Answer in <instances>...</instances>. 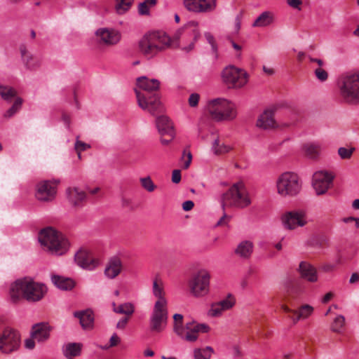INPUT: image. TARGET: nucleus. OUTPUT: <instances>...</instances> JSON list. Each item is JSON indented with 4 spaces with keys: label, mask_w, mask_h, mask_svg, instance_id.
Masks as SVG:
<instances>
[{
    "label": "nucleus",
    "mask_w": 359,
    "mask_h": 359,
    "mask_svg": "<svg viewBox=\"0 0 359 359\" xmlns=\"http://www.w3.org/2000/svg\"><path fill=\"white\" fill-rule=\"evenodd\" d=\"M34 339H27L25 341V346L29 348V349H32L34 346H35V343H34Z\"/></svg>",
    "instance_id": "obj_64"
},
{
    "label": "nucleus",
    "mask_w": 359,
    "mask_h": 359,
    "mask_svg": "<svg viewBox=\"0 0 359 359\" xmlns=\"http://www.w3.org/2000/svg\"><path fill=\"white\" fill-rule=\"evenodd\" d=\"M184 29H179L174 34L172 39H171V47H179L178 40L180 39Z\"/></svg>",
    "instance_id": "obj_50"
},
{
    "label": "nucleus",
    "mask_w": 359,
    "mask_h": 359,
    "mask_svg": "<svg viewBox=\"0 0 359 359\" xmlns=\"http://www.w3.org/2000/svg\"><path fill=\"white\" fill-rule=\"evenodd\" d=\"M217 0H184V6L190 12L201 13L213 11Z\"/></svg>",
    "instance_id": "obj_14"
},
{
    "label": "nucleus",
    "mask_w": 359,
    "mask_h": 359,
    "mask_svg": "<svg viewBox=\"0 0 359 359\" xmlns=\"http://www.w3.org/2000/svg\"><path fill=\"white\" fill-rule=\"evenodd\" d=\"M183 323L174 324V331L180 337L184 339Z\"/></svg>",
    "instance_id": "obj_53"
},
{
    "label": "nucleus",
    "mask_w": 359,
    "mask_h": 359,
    "mask_svg": "<svg viewBox=\"0 0 359 359\" xmlns=\"http://www.w3.org/2000/svg\"><path fill=\"white\" fill-rule=\"evenodd\" d=\"M175 324H179L183 323V316L182 314L175 313L173 316Z\"/></svg>",
    "instance_id": "obj_63"
},
{
    "label": "nucleus",
    "mask_w": 359,
    "mask_h": 359,
    "mask_svg": "<svg viewBox=\"0 0 359 359\" xmlns=\"http://www.w3.org/2000/svg\"><path fill=\"white\" fill-rule=\"evenodd\" d=\"M168 312L167 304L156 302L150 317V329L153 332H161L167 324Z\"/></svg>",
    "instance_id": "obj_10"
},
{
    "label": "nucleus",
    "mask_w": 359,
    "mask_h": 359,
    "mask_svg": "<svg viewBox=\"0 0 359 359\" xmlns=\"http://www.w3.org/2000/svg\"><path fill=\"white\" fill-rule=\"evenodd\" d=\"M20 51L27 68L33 69L39 65L38 62H36L35 64L32 62V60H33L32 55H27V48L25 44H22L20 46Z\"/></svg>",
    "instance_id": "obj_36"
},
{
    "label": "nucleus",
    "mask_w": 359,
    "mask_h": 359,
    "mask_svg": "<svg viewBox=\"0 0 359 359\" xmlns=\"http://www.w3.org/2000/svg\"><path fill=\"white\" fill-rule=\"evenodd\" d=\"M120 342V338L118 337L116 334H114L109 340V346L113 347L116 346Z\"/></svg>",
    "instance_id": "obj_58"
},
{
    "label": "nucleus",
    "mask_w": 359,
    "mask_h": 359,
    "mask_svg": "<svg viewBox=\"0 0 359 359\" xmlns=\"http://www.w3.org/2000/svg\"><path fill=\"white\" fill-rule=\"evenodd\" d=\"M274 20L273 14L270 11H264L255 20L253 27H266L271 25Z\"/></svg>",
    "instance_id": "obj_32"
},
{
    "label": "nucleus",
    "mask_w": 359,
    "mask_h": 359,
    "mask_svg": "<svg viewBox=\"0 0 359 359\" xmlns=\"http://www.w3.org/2000/svg\"><path fill=\"white\" fill-rule=\"evenodd\" d=\"M116 8L118 13H124L128 11L130 7L132 2L130 0H116Z\"/></svg>",
    "instance_id": "obj_44"
},
{
    "label": "nucleus",
    "mask_w": 359,
    "mask_h": 359,
    "mask_svg": "<svg viewBox=\"0 0 359 359\" xmlns=\"http://www.w3.org/2000/svg\"><path fill=\"white\" fill-rule=\"evenodd\" d=\"M185 328L187 332L184 335V339L190 342L197 340L199 332L207 333L210 331V327L207 324L196 323L195 321L186 323Z\"/></svg>",
    "instance_id": "obj_18"
},
{
    "label": "nucleus",
    "mask_w": 359,
    "mask_h": 359,
    "mask_svg": "<svg viewBox=\"0 0 359 359\" xmlns=\"http://www.w3.org/2000/svg\"><path fill=\"white\" fill-rule=\"evenodd\" d=\"M141 184H142V187L144 189H146L147 191H148L149 192L153 191L156 188V186L154 184V182L151 180L150 177L142 178Z\"/></svg>",
    "instance_id": "obj_46"
},
{
    "label": "nucleus",
    "mask_w": 359,
    "mask_h": 359,
    "mask_svg": "<svg viewBox=\"0 0 359 359\" xmlns=\"http://www.w3.org/2000/svg\"><path fill=\"white\" fill-rule=\"evenodd\" d=\"M158 48L156 45L154 44L147 34L144 35L138 43L140 53L147 58H151L157 55L158 53Z\"/></svg>",
    "instance_id": "obj_23"
},
{
    "label": "nucleus",
    "mask_w": 359,
    "mask_h": 359,
    "mask_svg": "<svg viewBox=\"0 0 359 359\" xmlns=\"http://www.w3.org/2000/svg\"><path fill=\"white\" fill-rule=\"evenodd\" d=\"M302 292V287L300 283L294 280H289L285 286L284 300L290 305L294 306Z\"/></svg>",
    "instance_id": "obj_17"
},
{
    "label": "nucleus",
    "mask_w": 359,
    "mask_h": 359,
    "mask_svg": "<svg viewBox=\"0 0 359 359\" xmlns=\"http://www.w3.org/2000/svg\"><path fill=\"white\" fill-rule=\"evenodd\" d=\"M156 125L161 135V143L163 145H168L175 136L172 123L168 116L162 115L156 118Z\"/></svg>",
    "instance_id": "obj_12"
},
{
    "label": "nucleus",
    "mask_w": 359,
    "mask_h": 359,
    "mask_svg": "<svg viewBox=\"0 0 359 359\" xmlns=\"http://www.w3.org/2000/svg\"><path fill=\"white\" fill-rule=\"evenodd\" d=\"M340 92L346 102L351 103L359 102V74L345 76L340 88Z\"/></svg>",
    "instance_id": "obj_9"
},
{
    "label": "nucleus",
    "mask_w": 359,
    "mask_h": 359,
    "mask_svg": "<svg viewBox=\"0 0 359 359\" xmlns=\"http://www.w3.org/2000/svg\"><path fill=\"white\" fill-rule=\"evenodd\" d=\"M74 148H75L76 151L77 152V154H80V153H81V151H83L90 148V146L77 139L75 142Z\"/></svg>",
    "instance_id": "obj_49"
},
{
    "label": "nucleus",
    "mask_w": 359,
    "mask_h": 359,
    "mask_svg": "<svg viewBox=\"0 0 359 359\" xmlns=\"http://www.w3.org/2000/svg\"><path fill=\"white\" fill-rule=\"evenodd\" d=\"M95 34L100 39V43L107 46L116 44L121 39V34L118 31L109 29L107 28L98 29Z\"/></svg>",
    "instance_id": "obj_19"
},
{
    "label": "nucleus",
    "mask_w": 359,
    "mask_h": 359,
    "mask_svg": "<svg viewBox=\"0 0 359 359\" xmlns=\"http://www.w3.org/2000/svg\"><path fill=\"white\" fill-rule=\"evenodd\" d=\"M213 349L210 346L205 348H196L194 351V359H210Z\"/></svg>",
    "instance_id": "obj_38"
},
{
    "label": "nucleus",
    "mask_w": 359,
    "mask_h": 359,
    "mask_svg": "<svg viewBox=\"0 0 359 359\" xmlns=\"http://www.w3.org/2000/svg\"><path fill=\"white\" fill-rule=\"evenodd\" d=\"M67 194L69 202L75 207L81 205L86 197L84 191L76 187L67 189Z\"/></svg>",
    "instance_id": "obj_30"
},
{
    "label": "nucleus",
    "mask_w": 359,
    "mask_h": 359,
    "mask_svg": "<svg viewBox=\"0 0 359 359\" xmlns=\"http://www.w3.org/2000/svg\"><path fill=\"white\" fill-rule=\"evenodd\" d=\"M276 187L278 194L282 196H295L302 189V182L294 172H285L278 177Z\"/></svg>",
    "instance_id": "obj_6"
},
{
    "label": "nucleus",
    "mask_w": 359,
    "mask_h": 359,
    "mask_svg": "<svg viewBox=\"0 0 359 359\" xmlns=\"http://www.w3.org/2000/svg\"><path fill=\"white\" fill-rule=\"evenodd\" d=\"M191 35L193 36V41L189 45L188 47H184L183 49L189 52L194 47V43L197 41L198 38L200 36L199 32L197 30H193Z\"/></svg>",
    "instance_id": "obj_52"
},
{
    "label": "nucleus",
    "mask_w": 359,
    "mask_h": 359,
    "mask_svg": "<svg viewBox=\"0 0 359 359\" xmlns=\"http://www.w3.org/2000/svg\"><path fill=\"white\" fill-rule=\"evenodd\" d=\"M113 311L116 313L124 314L130 316L134 313L135 307L133 304L127 302L120 304L117 308H114Z\"/></svg>",
    "instance_id": "obj_37"
},
{
    "label": "nucleus",
    "mask_w": 359,
    "mask_h": 359,
    "mask_svg": "<svg viewBox=\"0 0 359 359\" xmlns=\"http://www.w3.org/2000/svg\"><path fill=\"white\" fill-rule=\"evenodd\" d=\"M334 176L331 173L320 170L313 175L312 185L317 195H322L327 192L332 184Z\"/></svg>",
    "instance_id": "obj_13"
},
{
    "label": "nucleus",
    "mask_w": 359,
    "mask_h": 359,
    "mask_svg": "<svg viewBox=\"0 0 359 359\" xmlns=\"http://www.w3.org/2000/svg\"><path fill=\"white\" fill-rule=\"evenodd\" d=\"M187 160L184 161V165H183V168L184 169H187L189 167L191 162L192 155L190 151H189L187 153Z\"/></svg>",
    "instance_id": "obj_61"
},
{
    "label": "nucleus",
    "mask_w": 359,
    "mask_h": 359,
    "mask_svg": "<svg viewBox=\"0 0 359 359\" xmlns=\"http://www.w3.org/2000/svg\"><path fill=\"white\" fill-rule=\"evenodd\" d=\"M200 99V95L198 93H192L189 97V104L191 107H195L198 105Z\"/></svg>",
    "instance_id": "obj_51"
},
{
    "label": "nucleus",
    "mask_w": 359,
    "mask_h": 359,
    "mask_svg": "<svg viewBox=\"0 0 359 359\" xmlns=\"http://www.w3.org/2000/svg\"><path fill=\"white\" fill-rule=\"evenodd\" d=\"M153 294L158 298L156 302H163L164 301L165 304H167V300L165 298V292L163 283L161 280L155 279L153 282Z\"/></svg>",
    "instance_id": "obj_33"
},
{
    "label": "nucleus",
    "mask_w": 359,
    "mask_h": 359,
    "mask_svg": "<svg viewBox=\"0 0 359 359\" xmlns=\"http://www.w3.org/2000/svg\"><path fill=\"white\" fill-rule=\"evenodd\" d=\"M234 304V299L232 297L231 294H229L226 298L218 302L213 303L211 305V308L209 311V315L212 317L219 316L224 311L232 308Z\"/></svg>",
    "instance_id": "obj_22"
},
{
    "label": "nucleus",
    "mask_w": 359,
    "mask_h": 359,
    "mask_svg": "<svg viewBox=\"0 0 359 359\" xmlns=\"http://www.w3.org/2000/svg\"><path fill=\"white\" fill-rule=\"evenodd\" d=\"M74 316L79 319L81 327L84 329H91L93 327L94 316L91 310L75 311Z\"/></svg>",
    "instance_id": "obj_26"
},
{
    "label": "nucleus",
    "mask_w": 359,
    "mask_h": 359,
    "mask_svg": "<svg viewBox=\"0 0 359 359\" xmlns=\"http://www.w3.org/2000/svg\"><path fill=\"white\" fill-rule=\"evenodd\" d=\"M51 280L53 283L57 288L62 290H71L76 285V283L73 279L58 275L52 276Z\"/></svg>",
    "instance_id": "obj_29"
},
{
    "label": "nucleus",
    "mask_w": 359,
    "mask_h": 359,
    "mask_svg": "<svg viewBox=\"0 0 359 359\" xmlns=\"http://www.w3.org/2000/svg\"><path fill=\"white\" fill-rule=\"evenodd\" d=\"M210 274L206 269H201L193 275L189 282L191 294L195 297H203L210 292Z\"/></svg>",
    "instance_id": "obj_7"
},
{
    "label": "nucleus",
    "mask_w": 359,
    "mask_h": 359,
    "mask_svg": "<svg viewBox=\"0 0 359 359\" xmlns=\"http://www.w3.org/2000/svg\"><path fill=\"white\" fill-rule=\"evenodd\" d=\"M208 109L211 118L217 121H231L237 115L235 104L223 98L211 100L208 103Z\"/></svg>",
    "instance_id": "obj_5"
},
{
    "label": "nucleus",
    "mask_w": 359,
    "mask_h": 359,
    "mask_svg": "<svg viewBox=\"0 0 359 359\" xmlns=\"http://www.w3.org/2000/svg\"><path fill=\"white\" fill-rule=\"evenodd\" d=\"M76 264L83 269H93L96 266L97 262L91 255L86 250H79L74 257Z\"/></svg>",
    "instance_id": "obj_25"
},
{
    "label": "nucleus",
    "mask_w": 359,
    "mask_h": 359,
    "mask_svg": "<svg viewBox=\"0 0 359 359\" xmlns=\"http://www.w3.org/2000/svg\"><path fill=\"white\" fill-rule=\"evenodd\" d=\"M138 11L141 15H149V9L147 2H142L139 4Z\"/></svg>",
    "instance_id": "obj_54"
},
{
    "label": "nucleus",
    "mask_w": 359,
    "mask_h": 359,
    "mask_svg": "<svg viewBox=\"0 0 359 359\" xmlns=\"http://www.w3.org/2000/svg\"><path fill=\"white\" fill-rule=\"evenodd\" d=\"M286 1L290 7L299 11L301 10L300 6L302 4V0H286Z\"/></svg>",
    "instance_id": "obj_56"
},
{
    "label": "nucleus",
    "mask_w": 359,
    "mask_h": 359,
    "mask_svg": "<svg viewBox=\"0 0 359 359\" xmlns=\"http://www.w3.org/2000/svg\"><path fill=\"white\" fill-rule=\"evenodd\" d=\"M314 74L316 78L320 81H325L328 78V73L321 67H318L314 70Z\"/></svg>",
    "instance_id": "obj_48"
},
{
    "label": "nucleus",
    "mask_w": 359,
    "mask_h": 359,
    "mask_svg": "<svg viewBox=\"0 0 359 359\" xmlns=\"http://www.w3.org/2000/svg\"><path fill=\"white\" fill-rule=\"evenodd\" d=\"M128 322V318L126 317L120 320L116 324V328L118 329H123L126 326Z\"/></svg>",
    "instance_id": "obj_60"
},
{
    "label": "nucleus",
    "mask_w": 359,
    "mask_h": 359,
    "mask_svg": "<svg viewBox=\"0 0 359 359\" xmlns=\"http://www.w3.org/2000/svg\"><path fill=\"white\" fill-rule=\"evenodd\" d=\"M46 292L47 287L44 284L36 283L27 277L17 280L10 288L11 299L14 303L21 298L29 302H39Z\"/></svg>",
    "instance_id": "obj_2"
},
{
    "label": "nucleus",
    "mask_w": 359,
    "mask_h": 359,
    "mask_svg": "<svg viewBox=\"0 0 359 359\" xmlns=\"http://www.w3.org/2000/svg\"><path fill=\"white\" fill-rule=\"evenodd\" d=\"M231 149L232 148L230 146L226 145L224 143L221 144L218 138L215 140L212 143V151L216 155H221L228 153Z\"/></svg>",
    "instance_id": "obj_35"
},
{
    "label": "nucleus",
    "mask_w": 359,
    "mask_h": 359,
    "mask_svg": "<svg viewBox=\"0 0 359 359\" xmlns=\"http://www.w3.org/2000/svg\"><path fill=\"white\" fill-rule=\"evenodd\" d=\"M205 37L211 46L214 60H217L218 57V47L214 36L210 32H206L205 33Z\"/></svg>",
    "instance_id": "obj_41"
},
{
    "label": "nucleus",
    "mask_w": 359,
    "mask_h": 359,
    "mask_svg": "<svg viewBox=\"0 0 359 359\" xmlns=\"http://www.w3.org/2000/svg\"><path fill=\"white\" fill-rule=\"evenodd\" d=\"M257 126L263 129H270L276 127V121L272 110L264 111L259 117Z\"/></svg>",
    "instance_id": "obj_28"
},
{
    "label": "nucleus",
    "mask_w": 359,
    "mask_h": 359,
    "mask_svg": "<svg viewBox=\"0 0 359 359\" xmlns=\"http://www.w3.org/2000/svg\"><path fill=\"white\" fill-rule=\"evenodd\" d=\"M16 95V91L14 88L0 85V95L4 100H11Z\"/></svg>",
    "instance_id": "obj_39"
},
{
    "label": "nucleus",
    "mask_w": 359,
    "mask_h": 359,
    "mask_svg": "<svg viewBox=\"0 0 359 359\" xmlns=\"http://www.w3.org/2000/svg\"><path fill=\"white\" fill-rule=\"evenodd\" d=\"M282 221L284 226L288 229H294L297 226H303L306 224L303 211L289 212L283 217Z\"/></svg>",
    "instance_id": "obj_16"
},
{
    "label": "nucleus",
    "mask_w": 359,
    "mask_h": 359,
    "mask_svg": "<svg viewBox=\"0 0 359 359\" xmlns=\"http://www.w3.org/2000/svg\"><path fill=\"white\" fill-rule=\"evenodd\" d=\"M22 104V100L20 97H18L13 103V106L6 111L4 116L6 118H10L13 116L21 108Z\"/></svg>",
    "instance_id": "obj_43"
},
{
    "label": "nucleus",
    "mask_w": 359,
    "mask_h": 359,
    "mask_svg": "<svg viewBox=\"0 0 359 359\" xmlns=\"http://www.w3.org/2000/svg\"><path fill=\"white\" fill-rule=\"evenodd\" d=\"M82 344L80 343H69L63 348L65 357H76L81 353Z\"/></svg>",
    "instance_id": "obj_34"
},
{
    "label": "nucleus",
    "mask_w": 359,
    "mask_h": 359,
    "mask_svg": "<svg viewBox=\"0 0 359 359\" xmlns=\"http://www.w3.org/2000/svg\"><path fill=\"white\" fill-rule=\"evenodd\" d=\"M231 217L227 215L226 213H224L222 217L218 220L217 224H215L216 226H225L228 224L229 221L230 220Z\"/></svg>",
    "instance_id": "obj_55"
},
{
    "label": "nucleus",
    "mask_w": 359,
    "mask_h": 359,
    "mask_svg": "<svg viewBox=\"0 0 359 359\" xmlns=\"http://www.w3.org/2000/svg\"><path fill=\"white\" fill-rule=\"evenodd\" d=\"M122 268L121 259L117 256H114L109 259L104 269V274L110 279L115 278L121 273Z\"/></svg>",
    "instance_id": "obj_24"
},
{
    "label": "nucleus",
    "mask_w": 359,
    "mask_h": 359,
    "mask_svg": "<svg viewBox=\"0 0 359 359\" xmlns=\"http://www.w3.org/2000/svg\"><path fill=\"white\" fill-rule=\"evenodd\" d=\"M345 323V318L343 316L339 315L337 316L331 325L332 331L334 332H341Z\"/></svg>",
    "instance_id": "obj_42"
},
{
    "label": "nucleus",
    "mask_w": 359,
    "mask_h": 359,
    "mask_svg": "<svg viewBox=\"0 0 359 359\" xmlns=\"http://www.w3.org/2000/svg\"><path fill=\"white\" fill-rule=\"evenodd\" d=\"M313 311V308L311 306L304 304L299 308L298 313L302 317V319H306L312 314Z\"/></svg>",
    "instance_id": "obj_45"
},
{
    "label": "nucleus",
    "mask_w": 359,
    "mask_h": 359,
    "mask_svg": "<svg viewBox=\"0 0 359 359\" xmlns=\"http://www.w3.org/2000/svg\"><path fill=\"white\" fill-rule=\"evenodd\" d=\"M57 184L55 182L45 180L36 185V197L41 201H50L56 194Z\"/></svg>",
    "instance_id": "obj_15"
},
{
    "label": "nucleus",
    "mask_w": 359,
    "mask_h": 359,
    "mask_svg": "<svg viewBox=\"0 0 359 359\" xmlns=\"http://www.w3.org/2000/svg\"><path fill=\"white\" fill-rule=\"evenodd\" d=\"M304 148L306 154L311 158H316L318 155L319 151L320 150V146L315 144H306L304 145Z\"/></svg>",
    "instance_id": "obj_40"
},
{
    "label": "nucleus",
    "mask_w": 359,
    "mask_h": 359,
    "mask_svg": "<svg viewBox=\"0 0 359 359\" xmlns=\"http://www.w3.org/2000/svg\"><path fill=\"white\" fill-rule=\"evenodd\" d=\"M39 241L50 253L55 255H64L69 247V241L65 236L52 227L41 229Z\"/></svg>",
    "instance_id": "obj_3"
},
{
    "label": "nucleus",
    "mask_w": 359,
    "mask_h": 359,
    "mask_svg": "<svg viewBox=\"0 0 359 359\" xmlns=\"http://www.w3.org/2000/svg\"><path fill=\"white\" fill-rule=\"evenodd\" d=\"M181 180V172L180 170H174L172 173V182L177 184Z\"/></svg>",
    "instance_id": "obj_57"
},
{
    "label": "nucleus",
    "mask_w": 359,
    "mask_h": 359,
    "mask_svg": "<svg viewBox=\"0 0 359 359\" xmlns=\"http://www.w3.org/2000/svg\"><path fill=\"white\" fill-rule=\"evenodd\" d=\"M147 34L154 44L158 47V53L171 47V39L165 32L162 31H155L149 32Z\"/></svg>",
    "instance_id": "obj_21"
},
{
    "label": "nucleus",
    "mask_w": 359,
    "mask_h": 359,
    "mask_svg": "<svg viewBox=\"0 0 359 359\" xmlns=\"http://www.w3.org/2000/svg\"><path fill=\"white\" fill-rule=\"evenodd\" d=\"M51 330L52 327L46 322L36 323L32 325L31 336L39 342H43L49 339Z\"/></svg>",
    "instance_id": "obj_20"
},
{
    "label": "nucleus",
    "mask_w": 359,
    "mask_h": 359,
    "mask_svg": "<svg viewBox=\"0 0 359 359\" xmlns=\"http://www.w3.org/2000/svg\"><path fill=\"white\" fill-rule=\"evenodd\" d=\"M251 203L248 194L242 183H236L222 196V207H236L244 208Z\"/></svg>",
    "instance_id": "obj_4"
},
{
    "label": "nucleus",
    "mask_w": 359,
    "mask_h": 359,
    "mask_svg": "<svg viewBox=\"0 0 359 359\" xmlns=\"http://www.w3.org/2000/svg\"><path fill=\"white\" fill-rule=\"evenodd\" d=\"M222 80L229 88H240L248 82L247 72L234 66L224 68L222 73Z\"/></svg>",
    "instance_id": "obj_8"
},
{
    "label": "nucleus",
    "mask_w": 359,
    "mask_h": 359,
    "mask_svg": "<svg viewBox=\"0 0 359 359\" xmlns=\"http://www.w3.org/2000/svg\"><path fill=\"white\" fill-rule=\"evenodd\" d=\"M354 150L355 148L353 147H351L350 149L340 147L338 149V154L342 159H349L351 157Z\"/></svg>",
    "instance_id": "obj_47"
},
{
    "label": "nucleus",
    "mask_w": 359,
    "mask_h": 359,
    "mask_svg": "<svg viewBox=\"0 0 359 359\" xmlns=\"http://www.w3.org/2000/svg\"><path fill=\"white\" fill-rule=\"evenodd\" d=\"M137 84L140 88L147 92V94L142 93L135 90L139 107L143 110H147L153 116L163 112V104L159 95L156 93L159 89L160 81L141 76L137 79Z\"/></svg>",
    "instance_id": "obj_1"
},
{
    "label": "nucleus",
    "mask_w": 359,
    "mask_h": 359,
    "mask_svg": "<svg viewBox=\"0 0 359 359\" xmlns=\"http://www.w3.org/2000/svg\"><path fill=\"white\" fill-rule=\"evenodd\" d=\"M253 252V244L251 241L241 242L235 250V253L243 259L249 258Z\"/></svg>",
    "instance_id": "obj_31"
},
{
    "label": "nucleus",
    "mask_w": 359,
    "mask_h": 359,
    "mask_svg": "<svg viewBox=\"0 0 359 359\" xmlns=\"http://www.w3.org/2000/svg\"><path fill=\"white\" fill-rule=\"evenodd\" d=\"M359 281V274L358 273H352L351 278H350V280H349V283L351 284H354V283H356Z\"/></svg>",
    "instance_id": "obj_62"
},
{
    "label": "nucleus",
    "mask_w": 359,
    "mask_h": 359,
    "mask_svg": "<svg viewBox=\"0 0 359 359\" xmlns=\"http://www.w3.org/2000/svg\"><path fill=\"white\" fill-rule=\"evenodd\" d=\"M194 206V203L192 201H186L182 204V208L184 211L191 210Z\"/></svg>",
    "instance_id": "obj_59"
},
{
    "label": "nucleus",
    "mask_w": 359,
    "mask_h": 359,
    "mask_svg": "<svg viewBox=\"0 0 359 359\" xmlns=\"http://www.w3.org/2000/svg\"><path fill=\"white\" fill-rule=\"evenodd\" d=\"M20 334L12 329H5L0 337V350L2 353H10L18 348Z\"/></svg>",
    "instance_id": "obj_11"
},
{
    "label": "nucleus",
    "mask_w": 359,
    "mask_h": 359,
    "mask_svg": "<svg viewBox=\"0 0 359 359\" xmlns=\"http://www.w3.org/2000/svg\"><path fill=\"white\" fill-rule=\"evenodd\" d=\"M299 271L302 278L309 282L314 283L318 280L317 271L315 267L306 262L299 264Z\"/></svg>",
    "instance_id": "obj_27"
}]
</instances>
